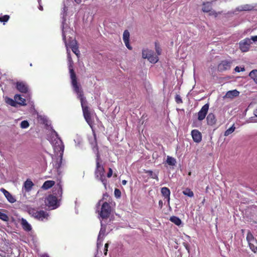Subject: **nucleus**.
<instances>
[{"instance_id":"1","label":"nucleus","mask_w":257,"mask_h":257,"mask_svg":"<svg viewBox=\"0 0 257 257\" xmlns=\"http://www.w3.org/2000/svg\"><path fill=\"white\" fill-rule=\"evenodd\" d=\"M67 10V9L66 7L64 6L63 10V21L61 28L62 31L63 40L65 43L67 50V59L69 62V68L71 79V84L74 92L77 94L78 98L80 100L81 105L85 119L88 124L91 127L92 121L91 120L90 113L87 106V101L83 96V91L81 89L80 85L77 83L75 74L72 69V65L73 61L71 57H70V51L69 50V48L71 49L72 52L77 56H78L79 54V51L77 46L76 41L71 37L70 35H68V34L71 32V30L67 24L65 23L66 19L64 18V13H66Z\"/></svg>"},{"instance_id":"2","label":"nucleus","mask_w":257,"mask_h":257,"mask_svg":"<svg viewBox=\"0 0 257 257\" xmlns=\"http://www.w3.org/2000/svg\"><path fill=\"white\" fill-rule=\"evenodd\" d=\"M50 142L53 147L55 153L58 157V158L54 162V167L57 169H59L62 165L64 146L62 140L58 137V134L55 131L53 132Z\"/></svg>"},{"instance_id":"3","label":"nucleus","mask_w":257,"mask_h":257,"mask_svg":"<svg viewBox=\"0 0 257 257\" xmlns=\"http://www.w3.org/2000/svg\"><path fill=\"white\" fill-rule=\"evenodd\" d=\"M62 194V187L60 183L54 187L53 194L49 195L45 200L46 206L52 209L57 208L60 205V199Z\"/></svg>"},{"instance_id":"4","label":"nucleus","mask_w":257,"mask_h":257,"mask_svg":"<svg viewBox=\"0 0 257 257\" xmlns=\"http://www.w3.org/2000/svg\"><path fill=\"white\" fill-rule=\"evenodd\" d=\"M92 147L93 148L94 151H97L96 153V168L95 170V176L98 179L100 180L102 184L106 186V180L104 175V169L100 165V155L98 152V149L96 145V137L95 135L92 142H90Z\"/></svg>"},{"instance_id":"5","label":"nucleus","mask_w":257,"mask_h":257,"mask_svg":"<svg viewBox=\"0 0 257 257\" xmlns=\"http://www.w3.org/2000/svg\"><path fill=\"white\" fill-rule=\"evenodd\" d=\"M28 212L30 215L40 221H45L49 219V214L43 210L38 211L34 208H30Z\"/></svg>"},{"instance_id":"6","label":"nucleus","mask_w":257,"mask_h":257,"mask_svg":"<svg viewBox=\"0 0 257 257\" xmlns=\"http://www.w3.org/2000/svg\"><path fill=\"white\" fill-rule=\"evenodd\" d=\"M110 212L111 207L110 205L107 202H105L101 205L99 215L103 219L106 218L109 216Z\"/></svg>"},{"instance_id":"7","label":"nucleus","mask_w":257,"mask_h":257,"mask_svg":"<svg viewBox=\"0 0 257 257\" xmlns=\"http://www.w3.org/2000/svg\"><path fill=\"white\" fill-rule=\"evenodd\" d=\"M246 240L250 249L255 253L257 251V240L250 232L247 233Z\"/></svg>"},{"instance_id":"8","label":"nucleus","mask_w":257,"mask_h":257,"mask_svg":"<svg viewBox=\"0 0 257 257\" xmlns=\"http://www.w3.org/2000/svg\"><path fill=\"white\" fill-rule=\"evenodd\" d=\"M250 39L249 38H245L243 40L241 41L239 43V48L241 52H247L250 48V44H251Z\"/></svg>"},{"instance_id":"9","label":"nucleus","mask_w":257,"mask_h":257,"mask_svg":"<svg viewBox=\"0 0 257 257\" xmlns=\"http://www.w3.org/2000/svg\"><path fill=\"white\" fill-rule=\"evenodd\" d=\"M209 105L206 103L204 105L198 113V119L200 121L203 120L208 111Z\"/></svg>"},{"instance_id":"10","label":"nucleus","mask_w":257,"mask_h":257,"mask_svg":"<svg viewBox=\"0 0 257 257\" xmlns=\"http://www.w3.org/2000/svg\"><path fill=\"white\" fill-rule=\"evenodd\" d=\"M232 62L227 60H224L221 62V63L218 66V69L220 71H224L225 70H229L231 68Z\"/></svg>"},{"instance_id":"11","label":"nucleus","mask_w":257,"mask_h":257,"mask_svg":"<svg viewBox=\"0 0 257 257\" xmlns=\"http://www.w3.org/2000/svg\"><path fill=\"white\" fill-rule=\"evenodd\" d=\"M191 135L193 141L197 143H200L202 140V135L201 133L197 130H193L191 132Z\"/></svg>"},{"instance_id":"12","label":"nucleus","mask_w":257,"mask_h":257,"mask_svg":"<svg viewBox=\"0 0 257 257\" xmlns=\"http://www.w3.org/2000/svg\"><path fill=\"white\" fill-rule=\"evenodd\" d=\"M16 87L22 93H26L28 91V86L27 84L23 81L18 82Z\"/></svg>"},{"instance_id":"13","label":"nucleus","mask_w":257,"mask_h":257,"mask_svg":"<svg viewBox=\"0 0 257 257\" xmlns=\"http://www.w3.org/2000/svg\"><path fill=\"white\" fill-rule=\"evenodd\" d=\"M105 227L103 226L101 222V228L97 238V246L101 245L103 237L105 235Z\"/></svg>"},{"instance_id":"14","label":"nucleus","mask_w":257,"mask_h":257,"mask_svg":"<svg viewBox=\"0 0 257 257\" xmlns=\"http://www.w3.org/2000/svg\"><path fill=\"white\" fill-rule=\"evenodd\" d=\"M0 191L4 194L9 202L13 203L16 202V200L13 196L6 189L2 188L0 189Z\"/></svg>"},{"instance_id":"15","label":"nucleus","mask_w":257,"mask_h":257,"mask_svg":"<svg viewBox=\"0 0 257 257\" xmlns=\"http://www.w3.org/2000/svg\"><path fill=\"white\" fill-rule=\"evenodd\" d=\"M254 6L250 4H245L238 7L236 10L238 11H250L254 9Z\"/></svg>"},{"instance_id":"16","label":"nucleus","mask_w":257,"mask_h":257,"mask_svg":"<svg viewBox=\"0 0 257 257\" xmlns=\"http://www.w3.org/2000/svg\"><path fill=\"white\" fill-rule=\"evenodd\" d=\"M34 183L30 179H27L24 183L23 189L25 190L26 192H29L31 190Z\"/></svg>"},{"instance_id":"17","label":"nucleus","mask_w":257,"mask_h":257,"mask_svg":"<svg viewBox=\"0 0 257 257\" xmlns=\"http://www.w3.org/2000/svg\"><path fill=\"white\" fill-rule=\"evenodd\" d=\"M207 122L208 125H213L216 123V119L215 115L212 113H210L207 116L206 118Z\"/></svg>"},{"instance_id":"18","label":"nucleus","mask_w":257,"mask_h":257,"mask_svg":"<svg viewBox=\"0 0 257 257\" xmlns=\"http://www.w3.org/2000/svg\"><path fill=\"white\" fill-rule=\"evenodd\" d=\"M239 94V91L236 89H234L227 91L225 94V97L228 98H233V97L238 96Z\"/></svg>"},{"instance_id":"19","label":"nucleus","mask_w":257,"mask_h":257,"mask_svg":"<svg viewBox=\"0 0 257 257\" xmlns=\"http://www.w3.org/2000/svg\"><path fill=\"white\" fill-rule=\"evenodd\" d=\"M161 193L163 196L167 199L168 204L170 202V190L167 187H163L161 189Z\"/></svg>"},{"instance_id":"20","label":"nucleus","mask_w":257,"mask_h":257,"mask_svg":"<svg viewBox=\"0 0 257 257\" xmlns=\"http://www.w3.org/2000/svg\"><path fill=\"white\" fill-rule=\"evenodd\" d=\"M15 100L17 102H18V104H20L21 105L25 106L26 105L25 101V99L21 97V96L19 94H16L14 96Z\"/></svg>"},{"instance_id":"21","label":"nucleus","mask_w":257,"mask_h":257,"mask_svg":"<svg viewBox=\"0 0 257 257\" xmlns=\"http://www.w3.org/2000/svg\"><path fill=\"white\" fill-rule=\"evenodd\" d=\"M211 2H206L203 3L202 11L204 12H209L212 9Z\"/></svg>"},{"instance_id":"22","label":"nucleus","mask_w":257,"mask_h":257,"mask_svg":"<svg viewBox=\"0 0 257 257\" xmlns=\"http://www.w3.org/2000/svg\"><path fill=\"white\" fill-rule=\"evenodd\" d=\"M153 53L154 52L152 50L149 49L143 50L142 52V57L144 59L149 60V57H150Z\"/></svg>"},{"instance_id":"23","label":"nucleus","mask_w":257,"mask_h":257,"mask_svg":"<svg viewBox=\"0 0 257 257\" xmlns=\"http://www.w3.org/2000/svg\"><path fill=\"white\" fill-rule=\"evenodd\" d=\"M55 184V182L54 181L51 180H48L45 181L43 185L42 186V188L43 189L47 190L49 188H50L51 187H52Z\"/></svg>"},{"instance_id":"24","label":"nucleus","mask_w":257,"mask_h":257,"mask_svg":"<svg viewBox=\"0 0 257 257\" xmlns=\"http://www.w3.org/2000/svg\"><path fill=\"white\" fill-rule=\"evenodd\" d=\"M22 224L23 228L25 230L28 231H30L32 229L31 225L28 222V221L26 219L23 218L22 219Z\"/></svg>"},{"instance_id":"25","label":"nucleus","mask_w":257,"mask_h":257,"mask_svg":"<svg viewBox=\"0 0 257 257\" xmlns=\"http://www.w3.org/2000/svg\"><path fill=\"white\" fill-rule=\"evenodd\" d=\"M5 102L9 105L14 106L17 107L18 105V102L16 101V100L12 98H9L8 97H6L5 98Z\"/></svg>"},{"instance_id":"26","label":"nucleus","mask_w":257,"mask_h":257,"mask_svg":"<svg viewBox=\"0 0 257 257\" xmlns=\"http://www.w3.org/2000/svg\"><path fill=\"white\" fill-rule=\"evenodd\" d=\"M166 163L170 166H175L177 161L174 158L168 156L167 157Z\"/></svg>"},{"instance_id":"27","label":"nucleus","mask_w":257,"mask_h":257,"mask_svg":"<svg viewBox=\"0 0 257 257\" xmlns=\"http://www.w3.org/2000/svg\"><path fill=\"white\" fill-rule=\"evenodd\" d=\"M249 77L257 84V70H252L249 74Z\"/></svg>"},{"instance_id":"28","label":"nucleus","mask_w":257,"mask_h":257,"mask_svg":"<svg viewBox=\"0 0 257 257\" xmlns=\"http://www.w3.org/2000/svg\"><path fill=\"white\" fill-rule=\"evenodd\" d=\"M170 220L171 222H173L177 225H179L182 223L181 220L179 217L176 216L171 217Z\"/></svg>"},{"instance_id":"29","label":"nucleus","mask_w":257,"mask_h":257,"mask_svg":"<svg viewBox=\"0 0 257 257\" xmlns=\"http://www.w3.org/2000/svg\"><path fill=\"white\" fill-rule=\"evenodd\" d=\"M148 60L152 63H156L158 61L159 58L158 56H156L154 53L153 54L149 57Z\"/></svg>"},{"instance_id":"30","label":"nucleus","mask_w":257,"mask_h":257,"mask_svg":"<svg viewBox=\"0 0 257 257\" xmlns=\"http://www.w3.org/2000/svg\"><path fill=\"white\" fill-rule=\"evenodd\" d=\"M235 129V126H234V125L233 124L230 128L227 129L224 132V136H229V135L232 134L234 131Z\"/></svg>"},{"instance_id":"31","label":"nucleus","mask_w":257,"mask_h":257,"mask_svg":"<svg viewBox=\"0 0 257 257\" xmlns=\"http://www.w3.org/2000/svg\"><path fill=\"white\" fill-rule=\"evenodd\" d=\"M183 193L184 195L189 196L190 197H192L194 196V193L193 191H192L189 189H186L183 191Z\"/></svg>"},{"instance_id":"32","label":"nucleus","mask_w":257,"mask_h":257,"mask_svg":"<svg viewBox=\"0 0 257 257\" xmlns=\"http://www.w3.org/2000/svg\"><path fill=\"white\" fill-rule=\"evenodd\" d=\"M129 40H130V33L127 30H125L123 33V42L129 41Z\"/></svg>"},{"instance_id":"33","label":"nucleus","mask_w":257,"mask_h":257,"mask_svg":"<svg viewBox=\"0 0 257 257\" xmlns=\"http://www.w3.org/2000/svg\"><path fill=\"white\" fill-rule=\"evenodd\" d=\"M147 173L152 178L159 180L158 175L156 173H154L152 171L149 170Z\"/></svg>"},{"instance_id":"34","label":"nucleus","mask_w":257,"mask_h":257,"mask_svg":"<svg viewBox=\"0 0 257 257\" xmlns=\"http://www.w3.org/2000/svg\"><path fill=\"white\" fill-rule=\"evenodd\" d=\"M20 126L22 128H26L29 127V123L27 120H23L21 122Z\"/></svg>"},{"instance_id":"35","label":"nucleus","mask_w":257,"mask_h":257,"mask_svg":"<svg viewBox=\"0 0 257 257\" xmlns=\"http://www.w3.org/2000/svg\"><path fill=\"white\" fill-rule=\"evenodd\" d=\"M10 17L8 15H5L0 17V22H7L9 20Z\"/></svg>"},{"instance_id":"36","label":"nucleus","mask_w":257,"mask_h":257,"mask_svg":"<svg viewBox=\"0 0 257 257\" xmlns=\"http://www.w3.org/2000/svg\"><path fill=\"white\" fill-rule=\"evenodd\" d=\"M0 219L4 221H7L8 219V217L6 214L0 211Z\"/></svg>"},{"instance_id":"37","label":"nucleus","mask_w":257,"mask_h":257,"mask_svg":"<svg viewBox=\"0 0 257 257\" xmlns=\"http://www.w3.org/2000/svg\"><path fill=\"white\" fill-rule=\"evenodd\" d=\"M234 70L235 72H239L240 71H245V68L244 67H239V66H236L235 67V68H234Z\"/></svg>"},{"instance_id":"38","label":"nucleus","mask_w":257,"mask_h":257,"mask_svg":"<svg viewBox=\"0 0 257 257\" xmlns=\"http://www.w3.org/2000/svg\"><path fill=\"white\" fill-rule=\"evenodd\" d=\"M114 195L115 196L118 198L120 196V195H121V192L120 191H119V189H115V190H114Z\"/></svg>"},{"instance_id":"39","label":"nucleus","mask_w":257,"mask_h":257,"mask_svg":"<svg viewBox=\"0 0 257 257\" xmlns=\"http://www.w3.org/2000/svg\"><path fill=\"white\" fill-rule=\"evenodd\" d=\"M175 100L177 103H180L182 102V99H181V97L178 95H177L176 96Z\"/></svg>"},{"instance_id":"40","label":"nucleus","mask_w":257,"mask_h":257,"mask_svg":"<svg viewBox=\"0 0 257 257\" xmlns=\"http://www.w3.org/2000/svg\"><path fill=\"white\" fill-rule=\"evenodd\" d=\"M156 51L158 54V55H160L161 54V49L159 48V47L157 46L156 45Z\"/></svg>"},{"instance_id":"41","label":"nucleus","mask_w":257,"mask_h":257,"mask_svg":"<svg viewBox=\"0 0 257 257\" xmlns=\"http://www.w3.org/2000/svg\"><path fill=\"white\" fill-rule=\"evenodd\" d=\"M124 44H125V46L129 49V50H132V47L131 46L130 43H129V41H125L124 42Z\"/></svg>"},{"instance_id":"42","label":"nucleus","mask_w":257,"mask_h":257,"mask_svg":"<svg viewBox=\"0 0 257 257\" xmlns=\"http://www.w3.org/2000/svg\"><path fill=\"white\" fill-rule=\"evenodd\" d=\"M183 245H184V247H185V248L186 249V250L188 251V252H189L190 248H189V244L186 242H183Z\"/></svg>"},{"instance_id":"43","label":"nucleus","mask_w":257,"mask_h":257,"mask_svg":"<svg viewBox=\"0 0 257 257\" xmlns=\"http://www.w3.org/2000/svg\"><path fill=\"white\" fill-rule=\"evenodd\" d=\"M112 175V170L111 168L109 169V172L107 173V177L110 178Z\"/></svg>"},{"instance_id":"44","label":"nucleus","mask_w":257,"mask_h":257,"mask_svg":"<svg viewBox=\"0 0 257 257\" xmlns=\"http://www.w3.org/2000/svg\"><path fill=\"white\" fill-rule=\"evenodd\" d=\"M250 39L251 42V41H252L254 42H257V35L254 36H252Z\"/></svg>"},{"instance_id":"45","label":"nucleus","mask_w":257,"mask_h":257,"mask_svg":"<svg viewBox=\"0 0 257 257\" xmlns=\"http://www.w3.org/2000/svg\"><path fill=\"white\" fill-rule=\"evenodd\" d=\"M108 243H106V244H105V252H104V254H105V255H106V254H107V247H108Z\"/></svg>"},{"instance_id":"46","label":"nucleus","mask_w":257,"mask_h":257,"mask_svg":"<svg viewBox=\"0 0 257 257\" xmlns=\"http://www.w3.org/2000/svg\"><path fill=\"white\" fill-rule=\"evenodd\" d=\"M41 0H38V3H39V9L41 11H42L43 10V7L41 6V4H40V1Z\"/></svg>"},{"instance_id":"47","label":"nucleus","mask_w":257,"mask_h":257,"mask_svg":"<svg viewBox=\"0 0 257 257\" xmlns=\"http://www.w3.org/2000/svg\"><path fill=\"white\" fill-rule=\"evenodd\" d=\"M126 183H127V181L126 180H123L122 181V184L123 185H126Z\"/></svg>"},{"instance_id":"48","label":"nucleus","mask_w":257,"mask_h":257,"mask_svg":"<svg viewBox=\"0 0 257 257\" xmlns=\"http://www.w3.org/2000/svg\"><path fill=\"white\" fill-rule=\"evenodd\" d=\"M254 115L257 117V108L254 111Z\"/></svg>"},{"instance_id":"49","label":"nucleus","mask_w":257,"mask_h":257,"mask_svg":"<svg viewBox=\"0 0 257 257\" xmlns=\"http://www.w3.org/2000/svg\"><path fill=\"white\" fill-rule=\"evenodd\" d=\"M77 4H80L81 2V0H74Z\"/></svg>"},{"instance_id":"50","label":"nucleus","mask_w":257,"mask_h":257,"mask_svg":"<svg viewBox=\"0 0 257 257\" xmlns=\"http://www.w3.org/2000/svg\"><path fill=\"white\" fill-rule=\"evenodd\" d=\"M250 120L247 121L248 122H250L252 121V117L250 118Z\"/></svg>"},{"instance_id":"51","label":"nucleus","mask_w":257,"mask_h":257,"mask_svg":"<svg viewBox=\"0 0 257 257\" xmlns=\"http://www.w3.org/2000/svg\"><path fill=\"white\" fill-rule=\"evenodd\" d=\"M42 257H49L47 254H44L42 256Z\"/></svg>"},{"instance_id":"52","label":"nucleus","mask_w":257,"mask_h":257,"mask_svg":"<svg viewBox=\"0 0 257 257\" xmlns=\"http://www.w3.org/2000/svg\"><path fill=\"white\" fill-rule=\"evenodd\" d=\"M162 203H162V201H159V205H162Z\"/></svg>"},{"instance_id":"53","label":"nucleus","mask_w":257,"mask_h":257,"mask_svg":"<svg viewBox=\"0 0 257 257\" xmlns=\"http://www.w3.org/2000/svg\"><path fill=\"white\" fill-rule=\"evenodd\" d=\"M191 172H189L188 175H191Z\"/></svg>"},{"instance_id":"54","label":"nucleus","mask_w":257,"mask_h":257,"mask_svg":"<svg viewBox=\"0 0 257 257\" xmlns=\"http://www.w3.org/2000/svg\"><path fill=\"white\" fill-rule=\"evenodd\" d=\"M96 211H98V212L99 213V212H100L99 210H98V209H96Z\"/></svg>"},{"instance_id":"55","label":"nucleus","mask_w":257,"mask_h":257,"mask_svg":"<svg viewBox=\"0 0 257 257\" xmlns=\"http://www.w3.org/2000/svg\"><path fill=\"white\" fill-rule=\"evenodd\" d=\"M100 202H98V205H100Z\"/></svg>"}]
</instances>
